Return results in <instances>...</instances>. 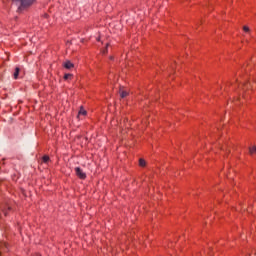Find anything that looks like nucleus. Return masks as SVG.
Wrapping results in <instances>:
<instances>
[{
  "instance_id": "f03ea898",
  "label": "nucleus",
  "mask_w": 256,
  "mask_h": 256,
  "mask_svg": "<svg viewBox=\"0 0 256 256\" xmlns=\"http://www.w3.org/2000/svg\"><path fill=\"white\" fill-rule=\"evenodd\" d=\"M75 173H76L77 177H79V179H87V174H85V172H83V170L81 168L76 167Z\"/></svg>"
},
{
  "instance_id": "f8f14e48",
  "label": "nucleus",
  "mask_w": 256,
  "mask_h": 256,
  "mask_svg": "<svg viewBox=\"0 0 256 256\" xmlns=\"http://www.w3.org/2000/svg\"><path fill=\"white\" fill-rule=\"evenodd\" d=\"M62 65H73V63L70 60H66Z\"/></svg>"
},
{
  "instance_id": "f257e3e1",
  "label": "nucleus",
  "mask_w": 256,
  "mask_h": 256,
  "mask_svg": "<svg viewBox=\"0 0 256 256\" xmlns=\"http://www.w3.org/2000/svg\"><path fill=\"white\" fill-rule=\"evenodd\" d=\"M37 0H20V13H23L26 9H29Z\"/></svg>"
},
{
  "instance_id": "4468645a",
  "label": "nucleus",
  "mask_w": 256,
  "mask_h": 256,
  "mask_svg": "<svg viewBox=\"0 0 256 256\" xmlns=\"http://www.w3.org/2000/svg\"><path fill=\"white\" fill-rule=\"evenodd\" d=\"M74 66L73 65H65V68L66 69H71V68H73Z\"/></svg>"
},
{
  "instance_id": "dca6fc26",
  "label": "nucleus",
  "mask_w": 256,
  "mask_h": 256,
  "mask_svg": "<svg viewBox=\"0 0 256 256\" xmlns=\"http://www.w3.org/2000/svg\"><path fill=\"white\" fill-rule=\"evenodd\" d=\"M96 41H101V37H98V38L96 39Z\"/></svg>"
},
{
  "instance_id": "423d86ee",
  "label": "nucleus",
  "mask_w": 256,
  "mask_h": 256,
  "mask_svg": "<svg viewBox=\"0 0 256 256\" xmlns=\"http://www.w3.org/2000/svg\"><path fill=\"white\" fill-rule=\"evenodd\" d=\"M78 115H87V110L83 109V107L80 108V111L78 112Z\"/></svg>"
},
{
  "instance_id": "a211bd4d",
  "label": "nucleus",
  "mask_w": 256,
  "mask_h": 256,
  "mask_svg": "<svg viewBox=\"0 0 256 256\" xmlns=\"http://www.w3.org/2000/svg\"><path fill=\"white\" fill-rule=\"evenodd\" d=\"M110 59H113V56H111Z\"/></svg>"
},
{
  "instance_id": "6e6552de",
  "label": "nucleus",
  "mask_w": 256,
  "mask_h": 256,
  "mask_svg": "<svg viewBox=\"0 0 256 256\" xmlns=\"http://www.w3.org/2000/svg\"><path fill=\"white\" fill-rule=\"evenodd\" d=\"M256 153V146H252L251 148H250V155H253V154H255Z\"/></svg>"
},
{
  "instance_id": "7ed1b4c3",
  "label": "nucleus",
  "mask_w": 256,
  "mask_h": 256,
  "mask_svg": "<svg viewBox=\"0 0 256 256\" xmlns=\"http://www.w3.org/2000/svg\"><path fill=\"white\" fill-rule=\"evenodd\" d=\"M239 87L241 89H249L251 87V82H245L243 84H240Z\"/></svg>"
},
{
  "instance_id": "20e7f679",
  "label": "nucleus",
  "mask_w": 256,
  "mask_h": 256,
  "mask_svg": "<svg viewBox=\"0 0 256 256\" xmlns=\"http://www.w3.org/2000/svg\"><path fill=\"white\" fill-rule=\"evenodd\" d=\"M19 71H21V69H19V67H16L13 73L14 79H19Z\"/></svg>"
},
{
  "instance_id": "9d476101",
  "label": "nucleus",
  "mask_w": 256,
  "mask_h": 256,
  "mask_svg": "<svg viewBox=\"0 0 256 256\" xmlns=\"http://www.w3.org/2000/svg\"><path fill=\"white\" fill-rule=\"evenodd\" d=\"M140 167H145V161L143 159L139 160Z\"/></svg>"
},
{
  "instance_id": "f3484780",
  "label": "nucleus",
  "mask_w": 256,
  "mask_h": 256,
  "mask_svg": "<svg viewBox=\"0 0 256 256\" xmlns=\"http://www.w3.org/2000/svg\"><path fill=\"white\" fill-rule=\"evenodd\" d=\"M4 215H7V211L4 212Z\"/></svg>"
},
{
  "instance_id": "2eb2a0df",
  "label": "nucleus",
  "mask_w": 256,
  "mask_h": 256,
  "mask_svg": "<svg viewBox=\"0 0 256 256\" xmlns=\"http://www.w3.org/2000/svg\"><path fill=\"white\" fill-rule=\"evenodd\" d=\"M45 19L49 17V14H44Z\"/></svg>"
},
{
  "instance_id": "6ab92c4d",
  "label": "nucleus",
  "mask_w": 256,
  "mask_h": 256,
  "mask_svg": "<svg viewBox=\"0 0 256 256\" xmlns=\"http://www.w3.org/2000/svg\"><path fill=\"white\" fill-rule=\"evenodd\" d=\"M36 256H41V255L37 254Z\"/></svg>"
},
{
  "instance_id": "0eeeda50",
  "label": "nucleus",
  "mask_w": 256,
  "mask_h": 256,
  "mask_svg": "<svg viewBox=\"0 0 256 256\" xmlns=\"http://www.w3.org/2000/svg\"><path fill=\"white\" fill-rule=\"evenodd\" d=\"M71 77H73V74H65L64 75V79H65V81H69V79H71Z\"/></svg>"
},
{
  "instance_id": "ddd939ff",
  "label": "nucleus",
  "mask_w": 256,
  "mask_h": 256,
  "mask_svg": "<svg viewBox=\"0 0 256 256\" xmlns=\"http://www.w3.org/2000/svg\"><path fill=\"white\" fill-rule=\"evenodd\" d=\"M243 31H245V33H249V26H243Z\"/></svg>"
},
{
  "instance_id": "1a4fd4ad",
  "label": "nucleus",
  "mask_w": 256,
  "mask_h": 256,
  "mask_svg": "<svg viewBox=\"0 0 256 256\" xmlns=\"http://www.w3.org/2000/svg\"><path fill=\"white\" fill-rule=\"evenodd\" d=\"M42 161L43 163H49V156H43Z\"/></svg>"
},
{
  "instance_id": "9b49d317",
  "label": "nucleus",
  "mask_w": 256,
  "mask_h": 256,
  "mask_svg": "<svg viewBox=\"0 0 256 256\" xmlns=\"http://www.w3.org/2000/svg\"><path fill=\"white\" fill-rule=\"evenodd\" d=\"M109 43L106 44V48L102 51L103 55H105L108 51Z\"/></svg>"
},
{
  "instance_id": "39448f33",
  "label": "nucleus",
  "mask_w": 256,
  "mask_h": 256,
  "mask_svg": "<svg viewBox=\"0 0 256 256\" xmlns=\"http://www.w3.org/2000/svg\"><path fill=\"white\" fill-rule=\"evenodd\" d=\"M127 95H129V92L120 89V97L122 99H125V97H127Z\"/></svg>"
}]
</instances>
